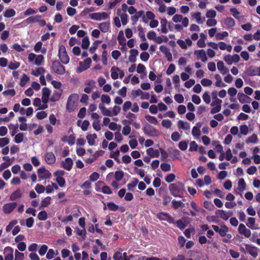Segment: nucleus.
Masks as SVG:
<instances>
[{
  "instance_id": "f3484780",
  "label": "nucleus",
  "mask_w": 260,
  "mask_h": 260,
  "mask_svg": "<svg viewBox=\"0 0 260 260\" xmlns=\"http://www.w3.org/2000/svg\"><path fill=\"white\" fill-rule=\"evenodd\" d=\"M238 99L241 103H249L251 101V99L249 96L242 92L238 93Z\"/></svg>"
},
{
  "instance_id": "052dcab7",
  "label": "nucleus",
  "mask_w": 260,
  "mask_h": 260,
  "mask_svg": "<svg viewBox=\"0 0 260 260\" xmlns=\"http://www.w3.org/2000/svg\"><path fill=\"white\" fill-rule=\"evenodd\" d=\"M246 183L243 178H241L238 181V187L241 191H243L245 189Z\"/></svg>"
},
{
  "instance_id": "423d86ee",
  "label": "nucleus",
  "mask_w": 260,
  "mask_h": 260,
  "mask_svg": "<svg viewBox=\"0 0 260 260\" xmlns=\"http://www.w3.org/2000/svg\"><path fill=\"white\" fill-rule=\"evenodd\" d=\"M89 17L92 20L101 21L107 19L109 17V15L105 12L102 13L96 12L89 14Z\"/></svg>"
},
{
  "instance_id": "9d476101",
  "label": "nucleus",
  "mask_w": 260,
  "mask_h": 260,
  "mask_svg": "<svg viewBox=\"0 0 260 260\" xmlns=\"http://www.w3.org/2000/svg\"><path fill=\"white\" fill-rule=\"evenodd\" d=\"M38 176L42 179H49L51 177L50 172L44 168H41L38 170Z\"/></svg>"
},
{
  "instance_id": "5701e85b",
  "label": "nucleus",
  "mask_w": 260,
  "mask_h": 260,
  "mask_svg": "<svg viewBox=\"0 0 260 260\" xmlns=\"http://www.w3.org/2000/svg\"><path fill=\"white\" fill-rule=\"evenodd\" d=\"M146 152L151 157H158L159 155L158 150H154L153 148H148L146 150Z\"/></svg>"
},
{
  "instance_id": "4be33fe9",
  "label": "nucleus",
  "mask_w": 260,
  "mask_h": 260,
  "mask_svg": "<svg viewBox=\"0 0 260 260\" xmlns=\"http://www.w3.org/2000/svg\"><path fill=\"white\" fill-rule=\"evenodd\" d=\"M99 28L103 32H108L110 28V21L100 23L99 25Z\"/></svg>"
},
{
  "instance_id": "bb28decb",
  "label": "nucleus",
  "mask_w": 260,
  "mask_h": 260,
  "mask_svg": "<svg viewBox=\"0 0 260 260\" xmlns=\"http://www.w3.org/2000/svg\"><path fill=\"white\" fill-rule=\"evenodd\" d=\"M99 108L101 110V112H102L103 115H104L105 116H110V117L113 116L112 112L108 109L106 108L102 104H100L99 105Z\"/></svg>"
},
{
  "instance_id": "c85d7f7f",
  "label": "nucleus",
  "mask_w": 260,
  "mask_h": 260,
  "mask_svg": "<svg viewBox=\"0 0 260 260\" xmlns=\"http://www.w3.org/2000/svg\"><path fill=\"white\" fill-rule=\"evenodd\" d=\"M97 138V135L96 134H88L86 136V139L88 141V143L89 145L92 146L95 144V140Z\"/></svg>"
},
{
  "instance_id": "473e14b6",
  "label": "nucleus",
  "mask_w": 260,
  "mask_h": 260,
  "mask_svg": "<svg viewBox=\"0 0 260 260\" xmlns=\"http://www.w3.org/2000/svg\"><path fill=\"white\" fill-rule=\"evenodd\" d=\"M16 12L13 9H7L4 13V16L6 18H10L15 15Z\"/></svg>"
},
{
  "instance_id": "4468645a",
  "label": "nucleus",
  "mask_w": 260,
  "mask_h": 260,
  "mask_svg": "<svg viewBox=\"0 0 260 260\" xmlns=\"http://www.w3.org/2000/svg\"><path fill=\"white\" fill-rule=\"evenodd\" d=\"M51 91L47 87H44L42 89V101L43 104H47L48 102Z\"/></svg>"
},
{
  "instance_id": "ddd939ff",
  "label": "nucleus",
  "mask_w": 260,
  "mask_h": 260,
  "mask_svg": "<svg viewBox=\"0 0 260 260\" xmlns=\"http://www.w3.org/2000/svg\"><path fill=\"white\" fill-rule=\"evenodd\" d=\"M190 219L188 217H183L176 222V226L178 228H185L190 223Z\"/></svg>"
},
{
  "instance_id": "dca6fc26",
  "label": "nucleus",
  "mask_w": 260,
  "mask_h": 260,
  "mask_svg": "<svg viewBox=\"0 0 260 260\" xmlns=\"http://www.w3.org/2000/svg\"><path fill=\"white\" fill-rule=\"evenodd\" d=\"M194 54L197 55V58L200 59L202 61L205 62L207 61L208 58L204 50H196L194 51Z\"/></svg>"
},
{
  "instance_id": "69168bd1",
  "label": "nucleus",
  "mask_w": 260,
  "mask_h": 260,
  "mask_svg": "<svg viewBox=\"0 0 260 260\" xmlns=\"http://www.w3.org/2000/svg\"><path fill=\"white\" fill-rule=\"evenodd\" d=\"M101 101L103 103L109 104L111 102V99L109 95L107 94H103L101 96Z\"/></svg>"
},
{
  "instance_id": "b1692460",
  "label": "nucleus",
  "mask_w": 260,
  "mask_h": 260,
  "mask_svg": "<svg viewBox=\"0 0 260 260\" xmlns=\"http://www.w3.org/2000/svg\"><path fill=\"white\" fill-rule=\"evenodd\" d=\"M21 197L22 192L21 190L20 189H17L11 193L10 196V200L11 201H15L16 199L21 198Z\"/></svg>"
},
{
  "instance_id": "4c0bfd02",
  "label": "nucleus",
  "mask_w": 260,
  "mask_h": 260,
  "mask_svg": "<svg viewBox=\"0 0 260 260\" xmlns=\"http://www.w3.org/2000/svg\"><path fill=\"white\" fill-rule=\"evenodd\" d=\"M168 23V21L166 18L161 19L160 20L161 24V31L162 33L166 34L168 32L167 29V24Z\"/></svg>"
},
{
  "instance_id": "7ed1b4c3",
  "label": "nucleus",
  "mask_w": 260,
  "mask_h": 260,
  "mask_svg": "<svg viewBox=\"0 0 260 260\" xmlns=\"http://www.w3.org/2000/svg\"><path fill=\"white\" fill-rule=\"evenodd\" d=\"M51 68L58 75H62L66 73L65 67L58 60H54L52 62Z\"/></svg>"
},
{
  "instance_id": "79ce46f5",
  "label": "nucleus",
  "mask_w": 260,
  "mask_h": 260,
  "mask_svg": "<svg viewBox=\"0 0 260 260\" xmlns=\"http://www.w3.org/2000/svg\"><path fill=\"white\" fill-rule=\"evenodd\" d=\"M257 141V136L256 134H253L252 136L248 137L246 140V143L247 144L249 143H256Z\"/></svg>"
},
{
  "instance_id": "680f3d73",
  "label": "nucleus",
  "mask_w": 260,
  "mask_h": 260,
  "mask_svg": "<svg viewBox=\"0 0 260 260\" xmlns=\"http://www.w3.org/2000/svg\"><path fill=\"white\" fill-rule=\"evenodd\" d=\"M38 218L41 220H46L47 218L46 212L44 210L40 211L38 214Z\"/></svg>"
},
{
  "instance_id": "72a5a7b5",
  "label": "nucleus",
  "mask_w": 260,
  "mask_h": 260,
  "mask_svg": "<svg viewBox=\"0 0 260 260\" xmlns=\"http://www.w3.org/2000/svg\"><path fill=\"white\" fill-rule=\"evenodd\" d=\"M178 126L179 128L188 130L190 128L189 124L187 122H184L183 121L180 120L178 122Z\"/></svg>"
},
{
  "instance_id": "6e6552de",
  "label": "nucleus",
  "mask_w": 260,
  "mask_h": 260,
  "mask_svg": "<svg viewBox=\"0 0 260 260\" xmlns=\"http://www.w3.org/2000/svg\"><path fill=\"white\" fill-rule=\"evenodd\" d=\"M91 63V59L90 58L85 59L83 62H79V68L78 69V72L80 73L86 70L90 67V64Z\"/></svg>"
},
{
  "instance_id": "f03ea898",
  "label": "nucleus",
  "mask_w": 260,
  "mask_h": 260,
  "mask_svg": "<svg viewBox=\"0 0 260 260\" xmlns=\"http://www.w3.org/2000/svg\"><path fill=\"white\" fill-rule=\"evenodd\" d=\"M59 58L63 64H67L70 61V58L67 54L66 47L64 45H60L58 50Z\"/></svg>"
},
{
  "instance_id": "58836bf2",
  "label": "nucleus",
  "mask_w": 260,
  "mask_h": 260,
  "mask_svg": "<svg viewBox=\"0 0 260 260\" xmlns=\"http://www.w3.org/2000/svg\"><path fill=\"white\" fill-rule=\"evenodd\" d=\"M138 182H139V180L138 179L133 178V181L131 183H128L127 185L128 189L131 191H133L134 190L135 187L137 185Z\"/></svg>"
},
{
  "instance_id": "a19ab883",
  "label": "nucleus",
  "mask_w": 260,
  "mask_h": 260,
  "mask_svg": "<svg viewBox=\"0 0 260 260\" xmlns=\"http://www.w3.org/2000/svg\"><path fill=\"white\" fill-rule=\"evenodd\" d=\"M239 233L245 236V237L248 238L251 235V232L248 229H238Z\"/></svg>"
},
{
  "instance_id": "6ab92c4d",
  "label": "nucleus",
  "mask_w": 260,
  "mask_h": 260,
  "mask_svg": "<svg viewBox=\"0 0 260 260\" xmlns=\"http://www.w3.org/2000/svg\"><path fill=\"white\" fill-rule=\"evenodd\" d=\"M246 250L253 257L255 258L257 256V249L256 247L250 245H246Z\"/></svg>"
},
{
  "instance_id": "5fc2aeb1",
  "label": "nucleus",
  "mask_w": 260,
  "mask_h": 260,
  "mask_svg": "<svg viewBox=\"0 0 260 260\" xmlns=\"http://www.w3.org/2000/svg\"><path fill=\"white\" fill-rule=\"evenodd\" d=\"M20 63L18 61L11 62L8 65V68L10 70H15L20 67Z\"/></svg>"
},
{
  "instance_id": "f257e3e1",
  "label": "nucleus",
  "mask_w": 260,
  "mask_h": 260,
  "mask_svg": "<svg viewBox=\"0 0 260 260\" xmlns=\"http://www.w3.org/2000/svg\"><path fill=\"white\" fill-rule=\"evenodd\" d=\"M171 194L174 197L183 198L186 193L184 184L180 182L171 184L169 186Z\"/></svg>"
},
{
  "instance_id": "0eeeda50",
  "label": "nucleus",
  "mask_w": 260,
  "mask_h": 260,
  "mask_svg": "<svg viewBox=\"0 0 260 260\" xmlns=\"http://www.w3.org/2000/svg\"><path fill=\"white\" fill-rule=\"evenodd\" d=\"M157 217L160 220L166 221L169 223H175L174 219L168 213L160 212L157 214Z\"/></svg>"
},
{
  "instance_id": "ea45409f",
  "label": "nucleus",
  "mask_w": 260,
  "mask_h": 260,
  "mask_svg": "<svg viewBox=\"0 0 260 260\" xmlns=\"http://www.w3.org/2000/svg\"><path fill=\"white\" fill-rule=\"evenodd\" d=\"M224 24L229 27H232L235 26V21L231 17H227L224 20Z\"/></svg>"
},
{
  "instance_id": "aec40b11",
  "label": "nucleus",
  "mask_w": 260,
  "mask_h": 260,
  "mask_svg": "<svg viewBox=\"0 0 260 260\" xmlns=\"http://www.w3.org/2000/svg\"><path fill=\"white\" fill-rule=\"evenodd\" d=\"M217 67L220 73L222 75H225L229 73V69L224 66L223 62L222 61H219L217 63Z\"/></svg>"
},
{
  "instance_id": "412c9836",
  "label": "nucleus",
  "mask_w": 260,
  "mask_h": 260,
  "mask_svg": "<svg viewBox=\"0 0 260 260\" xmlns=\"http://www.w3.org/2000/svg\"><path fill=\"white\" fill-rule=\"evenodd\" d=\"M135 14L134 15L131 16V19L132 21V24L133 25H135L137 22L138 21L139 18H140L143 14H144V11L141 10L138 12H136V13H135Z\"/></svg>"
},
{
  "instance_id": "2eb2a0df",
  "label": "nucleus",
  "mask_w": 260,
  "mask_h": 260,
  "mask_svg": "<svg viewBox=\"0 0 260 260\" xmlns=\"http://www.w3.org/2000/svg\"><path fill=\"white\" fill-rule=\"evenodd\" d=\"M5 260H13V249L9 246L6 247L4 250Z\"/></svg>"
},
{
  "instance_id": "cd10ccee",
  "label": "nucleus",
  "mask_w": 260,
  "mask_h": 260,
  "mask_svg": "<svg viewBox=\"0 0 260 260\" xmlns=\"http://www.w3.org/2000/svg\"><path fill=\"white\" fill-rule=\"evenodd\" d=\"M76 107V104L74 103V102H73L72 100H70V99L68 98V102L67 104V110L71 112L73 111Z\"/></svg>"
},
{
  "instance_id": "09e8293b",
  "label": "nucleus",
  "mask_w": 260,
  "mask_h": 260,
  "mask_svg": "<svg viewBox=\"0 0 260 260\" xmlns=\"http://www.w3.org/2000/svg\"><path fill=\"white\" fill-rule=\"evenodd\" d=\"M145 118L150 123H152V124H153L155 125H156L158 123L156 118L154 116H152L149 115H148L145 116Z\"/></svg>"
},
{
  "instance_id": "1a4fd4ad",
  "label": "nucleus",
  "mask_w": 260,
  "mask_h": 260,
  "mask_svg": "<svg viewBox=\"0 0 260 260\" xmlns=\"http://www.w3.org/2000/svg\"><path fill=\"white\" fill-rule=\"evenodd\" d=\"M45 160L48 165H53L56 161V157L52 152H47L44 156Z\"/></svg>"
},
{
  "instance_id": "a878e982",
  "label": "nucleus",
  "mask_w": 260,
  "mask_h": 260,
  "mask_svg": "<svg viewBox=\"0 0 260 260\" xmlns=\"http://www.w3.org/2000/svg\"><path fill=\"white\" fill-rule=\"evenodd\" d=\"M246 74L248 76H254L257 75V72L256 67L254 66H250L246 71Z\"/></svg>"
},
{
  "instance_id": "c03bdc74",
  "label": "nucleus",
  "mask_w": 260,
  "mask_h": 260,
  "mask_svg": "<svg viewBox=\"0 0 260 260\" xmlns=\"http://www.w3.org/2000/svg\"><path fill=\"white\" fill-rule=\"evenodd\" d=\"M90 44L88 37H84L82 41L81 47L83 49H87Z\"/></svg>"
},
{
  "instance_id": "8fccbe9b",
  "label": "nucleus",
  "mask_w": 260,
  "mask_h": 260,
  "mask_svg": "<svg viewBox=\"0 0 260 260\" xmlns=\"http://www.w3.org/2000/svg\"><path fill=\"white\" fill-rule=\"evenodd\" d=\"M124 176V173L122 171H116L115 173V178L117 181L121 180Z\"/></svg>"
},
{
  "instance_id": "864d4df0",
  "label": "nucleus",
  "mask_w": 260,
  "mask_h": 260,
  "mask_svg": "<svg viewBox=\"0 0 260 260\" xmlns=\"http://www.w3.org/2000/svg\"><path fill=\"white\" fill-rule=\"evenodd\" d=\"M188 141H182L179 143L178 147L179 149L182 151L186 150L188 146Z\"/></svg>"
},
{
  "instance_id": "20e7f679",
  "label": "nucleus",
  "mask_w": 260,
  "mask_h": 260,
  "mask_svg": "<svg viewBox=\"0 0 260 260\" xmlns=\"http://www.w3.org/2000/svg\"><path fill=\"white\" fill-rule=\"evenodd\" d=\"M213 101L211 104V106L213 107L210 111L211 114H213L219 112L221 110L222 100L218 99L215 95L213 97Z\"/></svg>"
},
{
  "instance_id": "49530a36",
  "label": "nucleus",
  "mask_w": 260,
  "mask_h": 260,
  "mask_svg": "<svg viewBox=\"0 0 260 260\" xmlns=\"http://www.w3.org/2000/svg\"><path fill=\"white\" fill-rule=\"evenodd\" d=\"M51 198L50 197H47L43 199L41 202V206L42 207H47L51 203Z\"/></svg>"
},
{
  "instance_id": "c756f323",
  "label": "nucleus",
  "mask_w": 260,
  "mask_h": 260,
  "mask_svg": "<svg viewBox=\"0 0 260 260\" xmlns=\"http://www.w3.org/2000/svg\"><path fill=\"white\" fill-rule=\"evenodd\" d=\"M41 17L40 15H37L35 16H30L27 18L26 19L24 20V22L27 24H29L32 23L37 22L38 21V19H40Z\"/></svg>"
},
{
  "instance_id": "e433bc0d",
  "label": "nucleus",
  "mask_w": 260,
  "mask_h": 260,
  "mask_svg": "<svg viewBox=\"0 0 260 260\" xmlns=\"http://www.w3.org/2000/svg\"><path fill=\"white\" fill-rule=\"evenodd\" d=\"M172 207L175 209L177 210L180 207H183L184 204L181 201H176L173 200L172 202Z\"/></svg>"
},
{
  "instance_id": "de8ad7c7",
  "label": "nucleus",
  "mask_w": 260,
  "mask_h": 260,
  "mask_svg": "<svg viewBox=\"0 0 260 260\" xmlns=\"http://www.w3.org/2000/svg\"><path fill=\"white\" fill-rule=\"evenodd\" d=\"M107 205L108 209L112 211H116L119 208L118 206L113 202H108Z\"/></svg>"
},
{
  "instance_id": "37998d69",
  "label": "nucleus",
  "mask_w": 260,
  "mask_h": 260,
  "mask_svg": "<svg viewBox=\"0 0 260 260\" xmlns=\"http://www.w3.org/2000/svg\"><path fill=\"white\" fill-rule=\"evenodd\" d=\"M101 41L96 40L93 43L92 46L89 48V52L93 54L94 53L95 50L98 49L99 44L101 43Z\"/></svg>"
},
{
  "instance_id": "774afa93",
  "label": "nucleus",
  "mask_w": 260,
  "mask_h": 260,
  "mask_svg": "<svg viewBox=\"0 0 260 260\" xmlns=\"http://www.w3.org/2000/svg\"><path fill=\"white\" fill-rule=\"evenodd\" d=\"M100 177V175L97 172L92 173L89 176V179L91 181L94 182L96 181Z\"/></svg>"
},
{
  "instance_id": "9b49d317",
  "label": "nucleus",
  "mask_w": 260,
  "mask_h": 260,
  "mask_svg": "<svg viewBox=\"0 0 260 260\" xmlns=\"http://www.w3.org/2000/svg\"><path fill=\"white\" fill-rule=\"evenodd\" d=\"M16 206L17 203L15 202H11L6 204L3 207V212L5 214H9L13 211Z\"/></svg>"
},
{
  "instance_id": "4d7b16f0",
  "label": "nucleus",
  "mask_w": 260,
  "mask_h": 260,
  "mask_svg": "<svg viewBox=\"0 0 260 260\" xmlns=\"http://www.w3.org/2000/svg\"><path fill=\"white\" fill-rule=\"evenodd\" d=\"M77 229V234L78 236H80L81 237L83 240H84L86 237V229H82V230H80V229Z\"/></svg>"
},
{
  "instance_id": "f8f14e48",
  "label": "nucleus",
  "mask_w": 260,
  "mask_h": 260,
  "mask_svg": "<svg viewBox=\"0 0 260 260\" xmlns=\"http://www.w3.org/2000/svg\"><path fill=\"white\" fill-rule=\"evenodd\" d=\"M73 165V161L70 157L66 158L61 162V167L67 171H70Z\"/></svg>"
},
{
  "instance_id": "338daca9",
  "label": "nucleus",
  "mask_w": 260,
  "mask_h": 260,
  "mask_svg": "<svg viewBox=\"0 0 260 260\" xmlns=\"http://www.w3.org/2000/svg\"><path fill=\"white\" fill-rule=\"evenodd\" d=\"M160 168L164 172H169L171 170V166L169 164L162 163L160 165Z\"/></svg>"
},
{
  "instance_id": "393cba45",
  "label": "nucleus",
  "mask_w": 260,
  "mask_h": 260,
  "mask_svg": "<svg viewBox=\"0 0 260 260\" xmlns=\"http://www.w3.org/2000/svg\"><path fill=\"white\" fill-rule=\"evenodd\" d=\"M130 55L128 59L131 62H135L136 60V57L138 55L139 52L137 49H131L129 51Z\"/></svg>"
},
{
  "instance_id": "3c124183",
  "label": "nucleus",
  "mask_w": 260,
  "mask_h": 260,
  "mask_svg": "<svg viewBox=\"0 0 260 260\" xmlns=\"http://www.w3.org/2000/svg\"><path fill=\"white\" fill-rule=\"evenodd\" d=\"M56 182L58 184L60 187H64L66 185L65 179L61 176H58L55 179Z\"/></svg>"
},
{
  "instance_id": "2f4dec72",
  "label": "nucleus",
  "mask_w": 260,
  "mask_h": 260,
  "mask_svg": "<svg viewBox=\"0 0 260 260\" xmlns=\"http://www.w3.org/2000/svg\"><path fill=\"white\" fill-rule=\"evenodd\" d=\"M118 71H119V69L118 67L113 66L111 69V78L113 80H116L118 78Z\"/></svg>"
},
{
  "instance_id": "13d9d810",
  "label": "nucleus",
  "mask_w": 260,
  "mask_h": 260,
  "mask_svg": "<svg viewBox=\"0 0 260 260\" xmlns=\"http://www.w3.org/2000/svg\"><path fill=\"white\" fill-rule=\"evenodd\" d=\"M191 16L196 19L197 23L200 24L203 22L201 20V13L199 12H197L193 14Z\"/></svg>"
},
{
  "instance_id": "39448f33",
  "label": "nucleus",
  "mask_w": 260,
  "mask_h": 260,
  "mask_svg": "<svg viewBox=\"0 0 260 260\" xmlns=\"http://www.w3.org/2000/svg\"><path fill=\"white\" fill-rule=\"evenodd\" d=\"M143 130L146 135L151 137L156 136L158 133L155 127L148 124L143 127Z\"/></svg>"
},
{
  "instance_id": "603ef678",
  "label": "nucleus",
  "mask_w": 260,
  "mask_h": 260,
  "mask_svg": "<svg viewBox=\"0 0 260 260\" xmlns=\"http://www.w3.org/2000/svg\"><path fill=\"white\" fill-rule=\"evenodd\" d=\"M24 135L22 133H20L15 135V142L16 143H20L23 140Z\"/></svg>"
},
{
  "instance_id": "0e129e2a",
  "label": "nucleus",
  "mask_w": 260,
  "mask_h": 260,
  "mask_svg": "<svg viewBox=\"0 0 260 260\" xmlns=\"http://www.w3.org/2000/svg\"><path fill=\"white\" fill-rule=\"evenodd\" d=\"M107 51L106 50H104L102 54V63L104 66H106L107 64Z\"/></svg>"
},
{
  "instance_id": "c9c22d12",
  "label": "nucleus",
  "mask_w": 260,
  "mask_h": 260,
  "mask_svg": "<svg viewBox=\"0 0 260 260\" xmlns=\"http://www.w3.org/2000/svg\"><path fill=\"white\" fill-rule=\"evenodd\" d=\"M45 70L44 68L39 67L36 69L35 70L32 71V74L35 76H39L40 75H43L45 72Z\"/></svg>"
},
{
  "instance_id": "6e6d98bb",
  "label": "nucleus",
  "mask_w": 260,
  "mask_h": 260,
  "mask_svg": "<svg viewBox=\"0 0 260 260\" xmlns=\"http://www.w3.org/2000/svg\"><path fill=\"white\" fill-rule=\"evenodd\" d=\"M229 34L227 31H223L222 32L217 33L216 35V38L218 40H222L225 37H228Z\"/></svg>"
},
{
  "instance_id": "a18cd8bd",
  "label": "nucleus",
  "mask_w": 260,
  "mask_h": 260,
  "mask_svg": "<svg viewBox=\"0 0 260 260\" xmlns=\"http://www.w3.org/2000/svg\"><path fill=\"white\" fill-rule=\"evenodd\" d=\"M29 80V77L27 75L24 74L22 75V77H21V78L20 79V86H22V87L26 85V83Z\"/></svg>"
},
{
  "instance_id": "7c9ffc66",
  "label": "nucleus",
  "mask_w": 260,
  "mask_h": 260,
  "mask_svg": "<svg viewBox=\"0 0 260 260\" xmlns=\"http://www.w3.org/2000/svg\"><path fill=\"white\" fill-rule=\"evenodd\" d=\"M117 40L120 45H126V39L124 38L123 33L122 30L120 31L117 37Z\"/></svg>"
},
{
  "instance_id": "e2e57ef3",
  "label": "nucleus",
  "mask_w": 260,
  "mask_h": 260,
  "mask_svg": "<svg viewBox=\"0 0 260 260\" xmlns=\"http://www.w3.org/2000/svg\"><path fill=\"white\" fill-rule=\"evenodd\" d=\"M204 101L207 104H209L211 102V98L209 93L206 91L204 93L202 96Z\"/></svg>"
},
{
  "instance_id": "bf43d9fd",
  "label": "nucleus",
  "mask_w": 260,
  "mask_h": 260,
  "mask_svg": "<svg viewBox=\"0 0 260 260\" xmlns=\"http://www.w3.org/2000/svg\"><path fill=\"white\" fill-rule=\"evenodd\" d=\"M24 255L23 253L19 252L17 250L15 251V259L14 260H23Z\"/></svg>"
},
{
  "instance_id": "f704fd0d",
  "label": "nucleus",
  "mask_w": 260,
  "mask_h": 260,
  "mask_svg": "<svg viewBox=\"0 0 260 260\" xmlns=\"http://www.w3.org/2000/svg\"><path fill=\"white\" fill-rule=\"evenodd\" d=\"M61 91H54L50 99L51 102H56L59 100L61 95Z\"/></svg>"
},
{
  "instance_id": "a211bd4d",
  "label": "nucleus",
  "mask_w": 260,
  "mask_h": 260,
  "mask_svg": "<svg viewBox=\"0 0 260 260\" xmlns=\"http://www.w3.org/2000/svg\"><path fill=\"white\" fill-rule=\"evenodd\" d=\"M168 152L170 156L173 159L179 158L180 155V151L173 148H169L168 149Z\"/></svg>"
}]
</instances>
